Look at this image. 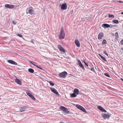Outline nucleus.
Wrapping results in <instances>:
<instances>
[{"label":"nucleus","mask_w":123,"mask_h":123,"mask_svg":"<svg viewBox=\"0 0 123 123\" xmlns=\"http://www.w3.org/2000/svg\"><path fill=\"white\" fill-rule=\"evenodd\" d=\"M27 107L26 106H22L20 108V112H22L25 111V110L26 109Z\"/></svg>","instance_id":"nucleus-12"},{"label":"nucleus","mask_w":123,"mask_h":123,"mask_svg":"<svg viewBox=\"0 0 123 123\" xmlns=\"http://www.w3.org/2000/svg\"><path fill=\"white\" fill-rule=\"evenodd\" d=\"M58 49L60 51L64 53H65V49L61 45H58Z\"/></svg>","instance_id":"nucleus-10"},{"label":"nucleus","mask_w":123,"mask_h":123,"mask_svg":"<svg viewBox=\"0 0 123 123\" xmlns=\"http://www.w3.org/2000/svg\"><path fill=\"white\" fill-rule=\"evenodd\" d=\"M70 97L72 98H74L76 97L77 96V95L75 94L74 93H71L70 94Z\"/></svg>","instance_id":"nucleus-20"},{"label":"nucleus","mask_w":123,"mask_h":123,"mask_svg":"<svg viewBox=\"0 0 123 123\" xmlns=\"http://www.w3.org/2000/svg\"><path fill=\"white\" fill-rule=\"evenodd\" d=\"M101 58L103 60L105 61V62L107 61V60L104 57L102 56V57Z\"/></svg>","instance_id":"nucleus-29"},{"label":"nucleus","mask_w":123,"mask_h":123,"mask_svg":"<svg viewBox=\"0 0 123 123\" xmlns=\"http://www.w3.org/2000/svg\"><path fill=\"white\" fill-rule=\"evenodd\" d=\"M79 90L77 88H75L74 90V93L77 95L79 94Z\"/></svg>","instance_id":"nucleus-18"},{"label":"nucleus","mask_w":123,"mask_h":123,"mask_svg":"<svg viewBox=\"0 0 123 123\" xmlns=\"http://www.w3.org/2000/svg\"><path fill=\"white\" fill-rule=\"evenodd\" d=\"M102 26L104 28L106 29L109 28V27H110V25L108 24L105 23L102 25Z\"/></svg>","instance_id":"nucleus-15"},{"label":"nucleus","mask_w":123,"mask_h":123,"mask_svg":"<svg viewBox=\"0 0 123 123\" xmlns=\"http://www.w3.org/2000/svg\"><path fill=\"white\" fill-rule=\"evenodd\" d=\"M60 108L61 110L63 111L64 113L67 114H69L70 111L68 110V109L67 108L62 106H61L60 107Z\"/></svg>","instance_id":"nucleus-3"},{"label":"nucleus","mask_w":123,"mask_h":123,"mask_svg":"<svg viewBox=\"0 0 123 123\" xmlns=\"http://www.w3.org/2000/svg\"><path fill=\"white\" fill-rule=\"evenodd\" d=\"M104 35L103 33H100L98 35V39H102V37Z\"/></svg>","instance_id":"nucleus-17"},{"label":"nucleus","mask_w":123,"mask_h":123,"mask_svg":"<svg viewBox=\"0 0 123 123\" xmlns=\"http://www.w3.org/2000/svg\"><path fill=\"white\" fill-rule=\"evenodd\" d=\"M84 62L85 64L87 67H88V63L86 62L85 61H83Z\"/></svg>","instance_id":"nucleus-34"},{"label":"nucleus","mask_w":123,"mask_h":123,"mask_svg":"<svg viewBox=\"0 0 123 123\" xmlns=\"http://www.w3.org/2000/svg\"><path fill=\"white\" fill-rule=\"evenodd\" d=\"M15 82L18 84L20 85H22V82L19 79L17 78L15 80Z\"/></svg>","instance_id":"nucleus-16"},{"label":"nucleus","mask_w":123,"mask_h":123,"mask_svg":"<svg viewBox=\"0 0 123 123\" xmlns=\"http://www.w3.org/2000/svg\"><path fill=\"white\" fill-rule=\"evenodd\" d=\"M93 71L94 72V70Z\"/></svg>","instance_id":"nucleus-51"},{"label":"nucleus","mask_w":123,"mask_h":123,"mask_svg":"<svg viewBox=\"0 0 123 123\" xmlns=\"http://www.w3.org/2000/svg\"><path fill=\"white\" fill-rule=\"evenodd\" d=\"M34 70L31 68H29L28 69V71L30 73H33L34 72Z\"/></svg>","instance_id":"nucleus-21"},{"label":"nucleus","mask_w":123,"mask_h":123,"mask_svg":"<svg viewBox=\"0 0 123 123\" xmlns=\"http://www.w3.org/2000/svg\"><path fill=\"white\" fill-rule=\"evenodd\" d=\"M29 62L30 63H31L33 65L37 67V63H36L35 62H34L33 61H29Z\"/></svg>","instance_id":"nucleus-19"},{"label":"nucleus","mask_w":123,"mask_h":123,"mask_svg":"<svg viewBox=\"0 0 123 123\" xmlns=\"http://www.w3.org/2000/svg\"><path fill=\"white\" fill-rule=\"evenodd\" d=\"M88 69H90L91 71H93V68H92L91 67L90 68H88Z\"/></svg>","instance_id":"nucleus-39"},{"label":"nucleus","mask_w":123,"mask_h":123,"mask_svg":"<svg viewBox=\"0 0 123 123\" xmlns=\"http://www.w3.org/2000/svg\"><path fill=\"white\" fill-rule=\"evenodd\" d=\"M115 24H118L119 23V21L118 20H115L112 21Z\"/></svg>","instance_id":"nucleus-25"},{"label":"nucleus","mask_w":123,"mask_h":123,"mask_svg":"<svg viewBox=\"0 0 123 123\" xmlns=\"http://www.w3.org/2000/svg\"><path fill=\"white\" fill-rule=\"evenodd\" d=\"M101 111H102L103 112H107L106 111L105 109L103 108H102Z\"/></svg>","instance_id":"nucleus-32"},{"label":"nucleus","mask_w":123,"mask_h":123,"mask_svg":"<svg viewBox=\"0 0 123 123\" xmlns=\"http://www.w3.org/2000/svg\"><path fill=\"white\" fill-rule=\"evenodd\" d=\"M59 123H65L64 122H60Z\"/></svg>","instance_id":"nucleus-46"},{"label":"nucleus","mask_w":123,"mask_h":123,"mask_svg":"<svg viewBox=\"0 0 123 123\" xmlns=\"http://www.w3.org/2000/svg\"><path fill=\"white\" fill-rule=\"evenodd\" d=\"M34 12L33 10L32 9H30L29 8H27V9L26 12L27 14L29 13L30 14L32 15L33 13Z\"/></svg>","instance_id":"nucleus-7"},{"label":"nucleus","mask_w":123,"mask_h":123,"mask_svg":"<svg viewBox=\"0 0 123 123\" xmlns=\"http://www.w3.org/2000/svg\"><path fill=\"white\" fill-rule=\"evenodd\" d=\"M50 89L51 90V91L52 92L57 95H59L58 92H57V90L55 89L52 87H51Z\"/></svg>","instance_id":"nucleus-8"},{"label":"nucleus","mask_w":123,"mask_h":123,"mask_svg":"<svg viewBox=\"0 0 123 123\" xmlns=\"http://www.w3.org/2000/svg\"><path fill=\"white\" fill-rule=\"evenodd\" d=\"M104 74L105 75V76H106V77H110V75L108 74L107 73H105Z\"/></svg>","instance_id":"nucleus-28"},{"label":"nucleus","mask_w":123,"mask_h":123,"mask_svg":"<svg viewBox=\"0 0 123 123\" xmlns=\"http://www.w3.org/2000/svg\"><path fill=\"white\" fill-rule=\"evenodd\" d=\"M113 25L114 27H116L117 26V25Z\"/></svg>","instance_id":"nucleus-41"},{"label":"nucleus","mask_w":123,"mask_h":123,"mask_svg":"<svg viewBox=\"0 0 123 123\" xmlns=\"http://www.w3.org/2000/svg\"><path fill=\"white\" fill-rule=\"evenodd\" d=\"M26 93L29 97H30V96L32 95L28 91H27L26 92Z\"/></svg>","instance_id":"nucleus-26"},{"label":"nucleus","mask_w":123,"mask_h":123,"mask_svg":"<svg viewBox=\"0 0 123 123\" xmlns=\"http://www.w3.org/2000/svg\"><path fill=\"white\" fill-rule=\"evenodd\" d=\"M35 73H36V74H37V72H35Z\"/></svg>","instance_id":"nucleus-50"},{"label":"nucleus","mask_w":123,"mask_h":123,"mask_svg":"<svg viewBox=\"0 0 123 123\" xmlns=\"http://www.w3.org/2000/svg\"><path fill=\"white\" fill-rule=\"evenodd\" d=\"M120 43L121 45H123V39L120 41Z\"/></svg>","instance_id":"nucleus-37"},{"label":"nucleus","mask_w":123,"mask_h":123,"mask_svg":"<svg viewBox=\"0 0 123 123\" xmlns=\"http://www.w3.org/2000/svg\"><path fill=\"white\" fill-rule=\"evenodd\" d=\"M111 116V114H106L105 113H103L102 115V117L104 119L109 118Z\"/></svg>","instance_id":"nucleus-6"},{"label":"nucleus","mask_w":123,"mask_h":123,"mask_svg":"<svg viewBox=\"0 0 123 123\" xmlns=\"http://www.w3.org/2000/svg\"><path fill=\"white\" fill-rule=\"evenodd\" d=\"M110 27L111 28H112L113 27H114V26L113 25H110V27Z\"/></svg>","instance_id":"nucleus-38"},{"label":"nucleus","mask_w":123,"mask_h":123,"mask_svg":"<svg viewBox=\"0 0 123 123\" xmlns=\"http://www.w3.org/2000/svg\"><path fill=\"white\" fill-rule=\"evenodd\" d=\"M59 38L60 39H62L64 38L65 37V33L64 32V28L63 27H61L60 34L59 35Z\"/></svg>","instance_id":"nucleus-1"},{"label":"nucleus","mask_w":123,"mask_h":123,"mask_svg":"<svg viewBox=\"0 0 123 123\" xmlns=\"http://www.w3.org/2000/svg\"><path fill=\"white\" fill-rule=\"evenodd\" d=\"M115 38L116 39H117L118 37V34L117 32H116L115 34Z\"/></svg>","instance_id":"nucleus-24"},{"label":"nucleus","mask_w":123,"mask_h":123,"mask_svg":"<svg viewBox=\"0 0 123 123\" xmlns=\"http://www.w3.org/2000/svg\"><path fill=\"white\" fill-rule=\"evenodd\" d=\"M119 2L120 3H123V1H119Z\"/></svg>","instance_id":"nucleus-42"},{"label":"nucleus","mask_w":123,"mask_h":123,"mask_svg":"<svg viewBox=\"0 0 123 123\" xmlns=\"http://www.w3.org/2000/svg\"><path fill=\"white\" fill-rule=\"evenodd\" d=\"M8 62L12 64L17 65V63L13 60H9L7 61Z\"/></svg>","instance_id":"nucleus-14"},{"label":"nucleus","mask_w":123,"mask_h":123,"mask_svg":"<svg viewBox=\"0 0 123 123\" xmlns=\"http://www.w3.org/2000/svg\"><path fill=\"white\" fill-rule=\"evenodd\" d=\"M99 56H100V57L101 58L103 56H102V55H101L100 54H99Z\"/></svg>","instance_id":"nucleus-43"},{"label":"nucleus","mask_w":123,"mask_h":123,"mask_svg":"<svg viewBox=\"0 0 123 123\" xmlns=\"http://www.w3.org/2000/svg\"><path fill=\"white\" fill-rule=\"evenodd\" d=\"M17 36L20 37H22V35L20 33H18L17 34Z\"/></svg>","instance_id":"nucleus-33"},{"label":"nucleus","mask_w":123,"mask_h":123,"mask_svg":"<svg viewBox=\"0 0 123 123\" xmlns=\"http://www.w3.org/2000/svg\"><path fill=\"white\" fill-rule=\"evenodd\" d=\"M74 43L76 46L78 47H80V43L79 41L77 39L75 40Z\"/></svg>","instance_id":"nucleus-13"},{"label":"nucleus","mask_w":123,"mask_h":123,"mask_svg":"<svg viewBox=\"0 0 123 123\" xmlns=\"http://www.w3.org/2000/svg\"><path fill=\"white\" fill-rule=\"evenodd\" d=\"M37 68L41 69L42 70H43V69L40 66H37L36 67Z\"/></svg>","instance_id":"nucleus-35"},{"label":"nucleus","mask_w":123,"mask_h":123,"mask_svg":"<svg viewBox=\"0 0 123 123\" xmlns=\"http://www.w3.org/2000/svg\"><path fill=\"white\" fill-rule=\"evenodd\" d=\"M88 68H90L89 67H88L87 68L88 69Z\"/></svg>","instance_id":"nucleus-49"},{"label":"nucleus","mask_w":123,"mask_h":123,"mask_svg":"<svg viewBox=\"0 0 123 123\" xmlns=\"http://www.w3.org/2000/svg\"><path fill=\"white\" fill-rule=\"evenodd\" d=\"M5 7L8 8L12 9L14 7V6L13 5L6 4L5 5Z\"/></svg>","instance_id":"nucleus-5"},{"label":"nucleus","mask_w":123,"mask_h":123,"mask_svg":"<svg viewBox=\"0 0 123 123\" xmlns=\"http://www.w3.org/2000/svg\"><path fill=\"white\" fill-rule=\"evenodd\" d=\"M112 36H114V34H113V33H112Z\"/></svg>","instance_id":"nucleus-44"},{"label":"nucleus","mask_w":123,"mask_h":123,"mask_svg":"<svg viewBox=\"0 0 123 123\" xmlns=\"http://www.w3.org/2000/svg\"><path fill=\"white\" fill-rule=\"evenodd\" d=\"M68 74L67 73L64 71L60 73L58 75L59 77L60 78H65L66 77V75H68Z\"/></svg>","instance_id":"nucleus-2"},{"label":"nucleus","mask_w":123,"mask_h":123,"mask_svg":"<svg viewBox=\"0 0 123 123\" xmlns=\"http://www.w3.org/2000/svg\"><path fill=\"white\" fill-rule=\"evenodd\" d=\"M97 108L98 109L101 111L103 107L100 106H98L97 107Z\"/></svg>","instance_id":"nucleus-31"},{"label":"nucleus","mask_w":123,"mask_h":123,"mask_svg":"<svg viewBox=\"0 0 123 123\" xmlns=\"http://www.w3.org/2000/svg\"><path fill=\"white\" fill-rule=\"evenodd\" d=\"M121 14L123 15V12H121Z\"/></svg>","instance_id":"nucleus-47"},{"label":"nucleus","mask_w":123,"mask_h":123,"mask_svg":"<svg viewBox=\"0 0 123 123\" xmlns=\"http://www.w3.org/2000/svg\"><path fill=\"white\" fill-rule=\"evenodd\" d=\"M13 24H15L16 23V22L15 21H13L12 22Z\"/></svg>","instance_id":"nucleus-40"},{"label":"nucleus","mask_w":123,"mask_h":123,"mask_svg":"<svg viewBox=\"0 0 123 123\" xmlns=\"http://www.w3.org/2000/svg\"><path fill=\"white\" fill-rule=\"evenodd\" d=\"M49 82L50 85L51 86H54L55 84L53 83L52 81H49Z\"/></svg>","instance_id":"nucleus-27"},{"label":"nucleus","mask_w":123,"mask_h":123,"mask_svg":"<svg viewBox=\"0 0 123 123\" xmlns=\"http://www.w3.org/2000/svg\"><path fill=\"white\" fill-rule=\"evenodd\" d=\"M30 97L34 100H35L36 99L32 95Z\"/></svg>","instance_id":"nucleus-30"},{"label":"nucleus","mask_w":123,"mask_h":123,"mask_svg":"<svg viewBox=\"0 0 123 123\" xmlns=\"http://www.w3.org/2000/svg\"><path fill=\"white\" fill-rule=\"evenodd\" d=\"M61 9L62 10H65L67 8V5L66 3L63 4L61 5Z\"/></svg>","instance_id":"nucleus-9"},{"label":"nucleus","mask_w":123,"mask_h":123,"mask_svg":"<svg viewBox=\"0 0 123 123\" xmlns=\"http://www.w3.org/2000/svg\"><path fill=\"white\" fill-rule=\"evenodd\" d=\"M107 42L105 39H104L102 41V44L104 45L106 44Z\"/></svg>","instance_id":"nucleus-22"},{"label":"nucleus","mask_w":123,"mask_h":123,"mask_svg":"<svg viewBox=\"0 0 123 123\" xmlns=\"http://www.w3.org/2000/svg\"><path fill=\"white\" fill-rule=\"evenodd\" d=\"M108 17L109 18H113L114 17V16L113 14H109L108 16Z\"/></svg>","instance_id":"nucleus-23"},{"label":"nucleus","mask_w":123,"mask_h":123,"mask_svg":"<svg viewBox=\"0 0 123 123\" xmlns=\"http://www.w3.org/2000/svg\"><path fill=\"white\" fill-rule=\"evenodd\" d=\"M78 62L79 66L81 68L83 69L84 70H85V68H84V66L82 64L80 61L79 60H78Z\"/></svg>","instance_id":"nucleus-11"},{"label":"nucleus","mask_w":123,"mask_h":123,"mask_svg":"<svg viewBox=\"0 0 123 123\" xmlns=\"http://www.w3.org/2000/svg\"><path fill=\"white\" fill-rule=\"evenodd\" d=\"M94 65H95V68H96V65H95V64H94Z\"/></svg>","instance_id":"nucleus-48"},{"label":"nucleus","mask_w":123,"mask_h":123,"mask_svg":"<svg viewBox=\"0 0 123 123\" xmlns=\"http://www.w3.org/2000/svg\"><path fill=\"white\" fill-rule=\"evenodd\" d=\"M121 80H122V81H123V79L122 78H121Z\"/></svg>","instance_id":"nucleus-45"},{"label":"nucleus","mask_w":123,"mask_h":123,"mask_svg":"<svg viewBox=\"0 0 123 123\" xmlns=\"http://www.w3.org/2000/svg\"><path fill=\"white\" fill-rule=\"evenodd\" d=\"M103 54H105L106 55L108 56V55L105 51H104L103 52Z\"/></svg>","instance_id":"nucleus-36"},{"label":"nucleus","mask_w":123,"mask_h":123,"mask_svg":"<svg viewBox=\"0 0 123 123\" xmlns=\"http://www.w3.org/2000/svg\"><path fill=\"white\" fill-rule=\"evenodd\" d=\"M76 107H77L78 109H79L80 110L82 111H83L84 112H86V111L85 109L82 106H81L78 104H77V105H76Z\"/></svg>","instance_id":"nucleus-4"}]
</instances>
